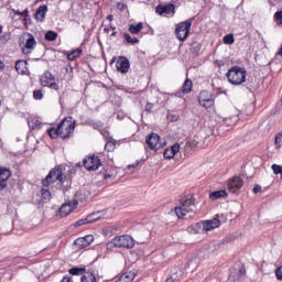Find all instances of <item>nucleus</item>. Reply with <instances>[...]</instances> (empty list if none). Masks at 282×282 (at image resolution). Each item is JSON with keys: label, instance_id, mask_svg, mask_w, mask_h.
Instances as JSON below:
<instances>
[{"label": "nucleus", "instance_id": "38", "mask_svg": "<svg viewBox=\"0 0 282 282\" xmlns=\"http://www.w3.org/2000/svg\"><path fill=\"white\" fill-rule=\"evenodd\" d=\"M124 39L127 41V43H131L132 45H135V43H140V40L135 39V37H131V35L129 34H124Z\"/></svg>", "mask_w": 282, "mask_h": 282}, {"label": "nucleus", "instance_id": "43", "mask_svg": "<svg viewBox=\"0 0 282 282\" xmlns=\"http://www.w3.org/2000/svg\"><path fill=\"white\" fill-rule=\"evenodd\" d=\"M145 111H147L148 113H151V111H153V104L148 102V104L145 105Z\"/></svg>", "mask_w": 282, "mask_h": 282}, {"label": "nucleus", "instance_id": "17", "mask_svg": "<svg viewBox=\"0 0 282 282\" xmlns=\"http://www.w3.org/2000/svg\"><path fill=\"white\" fill-rule=\"evenodd\" d=\"M177 153H180V143H175L170 149H166L163 153V158H165V160H173Z\"/></svg>", "mask_w": 282, "mask_h": 282}, {"label": "nucleus", "instance_id": "44", "mask_svg": "<svg viewBox=\"0 0 282 282\" xmlns=\"http://www.w3.org/2000/svg\"><path fill=\"white\" fill-rule=\"evenodd\" d=\"M140 164V161H137L130 165L127 166L128 171H131V169H137V166Z\"/></svg>", "mask_w": 282, "mask_h": 282}, {"label": "nucleus", "instance_id": "41", "mask_svg": "<svg viewBox=\"0 0 282 282\" xmlns=\"http://www.w3.org/2000/svg\"><path fill=\"white\" fill-rule=\"evenodd\" d=\"M86 224H89L87 218H84V219H79L78 221H76L74 224L75 228H78V226H85Z\"/></svg>", "mask_w": 282, "mask_h": 282}, {"label": "nucleus", "instance_id": "20", "mask_svg": "<svg viewBox=\"0 0 282 282\" xmlns=\"http://www.w3.org/2000/svg\"><path fill=\"white\" fill-rule=\"evenodd\" d=\"M46 14H47V6L39 7L36 12H35L36 21H43L45 19Z\"/></svg>", "mask_w": 282, "mask_h": 282}, {"label": "nucleus", "instance_id": "32", "mask_svg": "<svg viewBox=\"0 0 282 282\" xmlns=\"http://www.w3.org/2000/svg\"><path fill=\"white\" fill-rule=\"evenodd\" d=\"M44 39L46 41H56V39H58V33L54 32V31H47L45 33Z\"/></svg>", "mask_w": 282, "mask_h": 282}, {"label": "nucleus", "instance_id": "8", "mask_svg": "<svg viewBox=\"0 0 282 282\" xmlns=\"http://www.w3.org/2000/svg\"><path fill=\"white\" fill-rule=\"evenodd\" d=\"M83 164L87 171H98L102 166V162L96 155L85 158Z\"/></svg>", "mask_w": 282, "mask_h": 282}, {"label": "nucleus", "instance_id": "12", "mask_svg": "<svg viewBox=\"0 0 282 282\" xmlns=\"http://www.w3.org/2000/svg\"><path fill=\"white\" fill-rule=\"evenodd\" d=\"M77 206H78V200H73V202L63 204L59 208L61 217H67V215H69L72 210L76 209Z\"/></svg>", "mask_w": 282, "mask_h": 282}, {"label": "nucleus", "instance_id": "46", "mask_svg": "<svg viewBox=\"0 0 282 282\" xmlns=\"http://www.w3.org/2000/svg\"><path fill=\"white\" fill-rule=\"evenodd\" d=\"M9 39H10V35H2V36H0L1 43H8Z\"/></svg>", "mask_w": 282, "mask_h": 282}, {"label": "nucleus", "instance_id": "9", "mask_svg": "<svg viewBox=\"0 0 282 282\" xmlns=\"http://www.w3.org/2000/svg\"><path fill=\"white\" fill-rule=\"evenodd\" d=\"M41 85L42 87H50V89L58 90V84H56V78H54V75L50 72H45L41 78Z\"/></svg>", "mask_w": 282, "mask_h": 282}, {"label": "nucleus", "instance_id": "42", "mask_svg": "<svg viewBox=\"0 0 282 282\" xmlns=\"http://www.w3.org/2000/svg\"><path fill=\"white\" fill-rule=\"evenodd\" d=\"M278 281H282V265L275 270Z\"/></svg>", "mask_w": 282, "mask_h": 282}, {"label": "nucleus", "instance_id": "50", "mask_svg": "<svg viewBox=\"0 0 282 282\" xmlns=\"http://www.w3.org/2000/svg\"><path fill=\"white\" fill-rule=\"evenodd\" d=\"M111 30H116V28L115 26L107 28V29H105V32H107V34H109L111 32Z\"/></svg>", "mask_w": 282, "mask_h": 282}, {"label": "nucleus", "instance_id": "58", "mask_svg": "<svg viewBox=\"0 0 282 282\" xmlns=\"http://www.w3.org/2000/svg\"><path fill=\"white\" fill-rule=\"evenodd\" d=\"M111 36H116V32H112V33H111Z\"/></svg>", "mask_w": 282, "mask_h": 282}, {"label": "nucleus", "instance_id": "26", "mask_svg": "<svg viewBox=\"0 0 282 282\" xmlns=\"http://www.w3.org/2000/svg\"><path fill=\"white\" fill-rule=\"evenodd\" d=\"M193 91V82L186 79L183 84V94H191Z\"/></svg>", "mask_w": 282, "mask_h": 282}, {"label": "nucleus", "instance_id": "31", "mask_svg": "<svg viewBox=\"0 0 282 282\" xmlns=\"http://www.w3.org/2000/svg\"><path fill=\"white\" fill-rule=\"evenodd\" d=\"M82 282H96V275H94L91 272H86L82 279Z\"/></svg>", "mask_w": 282, "mask_h": 282}, {"label": "nucleus", "instance_id": "19", "mask_svg": "<svg viewBox=\"0 0 282 282\" xmlns=\"http://www.w3.org/2000/svg\"><path fill=\"white\" fill-rule=\"evenodd\" d=\"M164 147H166V142L164 143L147 142V144L144 145V149L145 151H149V149H151V151H160V149H164Z\"/></svg>", "mask_w": 282, "mask_h": 282}, {"label": "nucleus", "instance_id": "61", "mask_svg": "<svg viewBox=\"0 0 282 282\" xmlns=\"http://www.w3.org/2000/svg\"><path fill=\"white\" fill-rule=\"evenodd\" d=\"M0 107H1V100H0Z\"/></svg>", "mask_w": 282, "mask_h": 282}, {"label": "nucleus", "instance_id": "30", "mask_svg": "<svg viewBox=\"0 0 282 282\" xmlns=\"http://www.w3.org/2000/svg\"><path fill=\"white\" fill-rule=\"evenodd\" d=\"M47 134L50 135V138H52V140H56V138H61V132L58 131V127L48 129Z\"/></svg>", "mask_w": 282, "mask_h": 282}, {"label": "nucleus", "instance_id": "28", "mask_svg": "<svg viewBox=\"0 0 282 282\" xmlns=\"http://www.w3.org/2000/svg\"><path fill=\"white\" fill-rule=\"evenodd\" d=\"M142 28H144V24L142 22L135 24H131L129 26V31L131 32V34H138L140 32V30H142Z\"/></svg>", "mask_w": 282, "mask_h": 282}, {"label": "nucleus", "instance_id": "27", "mask_svg": "<svg viewBox=\"0 0 282 282\" xmlns=\"http://www.w3.org/2000/svg\"><path fill=\"white\" fill-rule=\"evenodd\" d=\"M41 195L44 203H47L52 199V192L46 188L41 189Z\"/></svg>", "mask_w": 282, "mask_h": 282}, {"label": "nucleus", "instance_id": "52", "mask_svg": "<svg viewBox=\"0 0 282 282\" xmlns=\"http://www.w3.org/2000/svg\"><path fill=\"white\" fill-rule=\"evenodd\" d=\"M109 177H111V174H105V175H104V178H105V180H109Z\"/></svg>", "mask_w": 282, "mask_h": 282}, {"label": "nucleus", "instance_id": "23", "mask_svg": "<svg viewBox=\"0 0 282 282\" xmlns=\"http://www.w3.org/2000/svg\"><path fill=\"white\" fill-rule=\"evenodd\" d=\"M99 219H102V212H96L86 216L88 224H94V221H98Z\"/></svg>", "mask_w": 282, "mask_h": 282}, {"label": "nucleus", "instance_id": "36", "mask_svg": "<svg viewBox=\"0 0 282 282\" xmlns=\"http://www.w3.org/2000/svg\"><path fill=\"white\" fill-rule=\"evenodd\" d=\"M223 42L225 45H232V43H235V36L232 34H227L224 36Z\"/></svg>", "mask_w": 282, "mask_h": 282}, {"label": "nucleus", "instance_id": "3", "mask_svg": "<svg viewBox=\"0 0 282 282\" xmlns=\"http://www.w3.org/2000/svg\"><path fill=\"white\" fill-rule=\"evenodd\" d=\"M57 127L59 138L62 140H67V138H72V135H74V131L76 129V120H74L72 117H66Z\"/></svg>", "mask_w": 282, "mask_h": 282}, {"label": "nucleus", "instance_id": "55", "mask_svg": "<svg viewBox=\"0 0 282 282\" xmlns=\"http://www.w3.org/2000/svg\"><path fill=\"white\" fill-rule=\"evenodd\" d=\"M1 32H3V28L0 25V34H1Z\"/></svg>", "mask_w": 282, "mask_h": 282}, {"label": "nucleus", "instance_id": "34", "mask_svg": "<svg viewBox=\"0 0 282 282\" xmlns=\"http://www.w3.org/2000/svg\"><path fill=\"white\" fill-rule=\"evenodd\" d=\"M185 153H191V151H195L197 149V143L195 142H186L184 145Z\"/></svg>", "mask_w": 282, "mask_h": 282}, {"label": "nucleus", "instance_id": "35", "mask_svg": "<svg viewBox=\"0 0 282 282\" xmlns=\"http://www.w3.org/2000/svg\"><path fill=\"white\" fill-rule=\"evenodd\" d=\"M145 142H160V137L158 133H150L145 137Z\"/></svg>", "mask_w": 282, "mask_h": 282}, {"label": "nucleus", "instance_id": "54", "mask_svg": "<svg viewBox=\"0 0 282 282\" xmlns=\"http://www.w3.org/2000/svg\"><path fill=\"white\" fill-rule=\"evenodd\" d=\"M4 65L2 64V62L0 61V69H3Z\"/></svg>", "mask_w": 282, "mask_h": 282}, {"label": "nucleus", "instance_id": "24", "mask_svg": "<svg viewBox=\"0 0 282 282\" xmlns=\"http://www.w3.org/2000/svg\"><path fill=\"white\" fill-rule=\"evenodd\" d=\"M221 197H228V193L225 189L216 191L209 195L210 199H221Z\"/></svg>", "mask_w": 282, "mask_h": 282}, {"label": "nucleus", "instance_id": "5", "mask_svg": "<svg viewBox=\"0 0 282 282\" xmlns=\"http://www.w3.org/2000/svg\"><path fill=\"white\" fill-rule=\"evenodd\" d=\"M193 21H195V18H191L189 20L180 22L176 25L175 34L178 41H186V39H188V34H191V25H193Z\"/></svg>", "mask_w": 282, "mask_h": 282}, {"label": "nucleus", "instance_id": "40", "mask_svg": "<svg viewBox=\"0 0 282 282\" xmlns=\"http://www.w3.org/2000/svg\"><path fill=\"white\" fill-rule=\"evenodd\" d=\"M33 97L35 100H41L43 98V91L42 90H34L33 91Z\"/></svg>", "mask_w": 282, "mask_h": 282}, {"label": "nucleus", "instance_id": "39", "mask_svg": "<svg viewBox=\"0 0 282 282\" xmlns=\"http://www.w3.org/2000/svg\"><path fill=\"white\" fill-rule=\"evenodd\" d=\"M275 23L278 25H282V11H278L274 14Z\"/></svg>", "mask_w": 282, "mask_h": 282}, {"label": "nucleus", "instance_id": "13", "mask_svg": "<svg viewBox=\"0 0 282 282\" xmlns=\"http://www.w3.org/2000/svg\"><path fill=\"white\" fill-rule=\"evenodd\" d=\"M116 67H117V72H120L121 74H127V72H129V68L131 67L129 58L120 57L117 61Z\"/></svg>", "mask_w": 282, "mask_h": 282}, {"label": "nucleus", "instance_id": "16", "mask_svg": "<svg viewBox=\"0 0 282 282\" xmlns=\"http://www.w3.org/2000/svg\"><path fill=\"white\" fill-rule=\"evenodd\" d=\"M35 45H36V40L34 39V35L29 34L25 45L22 48L23 54H31L32 50H34Z\"/></svg>", "mask_w": 282, "mask_h": 282}, {"label": "nucleus", "instance_id": "4", "mask_svg": "<svg viewBox=\"0 0 282 282\" xmlns=\"http://www.w3.org/2000/svg\"><path fill=\"white\" fill-rule=\"evenodd\" d=\"M246 68L234 66L227 72L226 76L231 85H241L246 83Z\"/></svg>", "mask_w": 282, "mask_h": 282}, {"label": "nucleus", "instance_id": "56", "mask_svg": "<svg viewBox=\"0 0 282 282\" xmlns=\"http://www.w3.org/2000/svg\"><path fill=\"white\" fill-rule=\"evenodd\" d=\"M176 96L182 97V93H177Z\"/></svg>", "mask_w": 282, "mask_h": 282}, {"label": "nucleus", "instance_id": "45", "mask_svg": "<svg viewBox=\"0 0 282 282\" xmlns=\"http://www.w3.org/2000/svg\"><path fill=\"white\" fill-rule=\"evenodd\" d=\"M175 281H177V274L171 275L170 278L166 279L165 282H175Z\"/></svg>", "mask_w": 282, "mask_h": 282}, {"label": "nucleus", "instance_id": "1", "mask_svg": "<svg viewBox=\"0 0 282 282\" xmlns=\"http://www.w3.org/2000/svg\"><path fill=\"white\" fill-rule=\"evenodd\" d=\"M135 246V240L129 235L117 236L112 238L107 245V250H113V248H127L131 250Z\"/></svg>", "mask_w": 282, "mask_h": 282}, {"label": "nucleus", "instance_id": "47", "mask_svg": "<svg viewBox=\"0 0 282 282\" xmlns=\"http://www.w3.org/2000/svg\"><path fill=\"white\" fill-rule=\"evenodd\" d=\"M275 142H282V132L275 134Z\"/></svg>", "mask_w": 282, "mask_h": 282}, {"label": "nucleus", "instance_id": "49", "mask_svg": "<svg viewBox=\"0 0 282 282\" xmlns=\"http://www.w3.org/2000/svg\"><path fill=\"white\" fill-rule=\"evenodd\" d=\"M238 274H239V276H243V274H246V269L241 268V269L238 271Z\"/></svg>", "mask_w": 282, "mask_h": 282}, {"label": "nucleus", "instance_id": "6", "mask_svg": "<svg viewBox=\"0 0 282 282\" xmlns=\"http://www.w3.org/2000/svg\"><path fill=\"white\" fill-rule=\"evenodd\" d=\"M181 206L175 208V213L180 219H184L188 213L195 210V203L191 198H182Z\"/></svg>", "mask_w": 282, "mask_h": 282}, {"label": "nucleus", "instance_id": "11", "mask_svg": "<svg viewBox=\"0 0 282 282\" xmlns=\"http://www.w3.org/2000/svg\"><path fill=\"white\" fill-rule=\"evenodd\" d=\"M198 102L202 107H205V109H209V107H213L215 102L213 100V94L207 90H203L198 97Z\"/></svg>", "mask_w": 282, "mask_h": 282}, {"label": "nucleus", "instance_id": "29", "mask_svg": "<svg viewBox=\"0 0 282 282\" xmlns=\"http://www.w3.org/2000/svg\"><path fill=\"white\" fill-rule=\"evenodd\" d=\"M28 124L30 129L39 130L41 128V121L39 119H29Z\"/></svg>", "mask_w": 282, "mask_h": 282}, {"label": "nucleus", "instance_id": "10", "mask_svg": "<svg viewBox=\"0 0 282 282\" xmlns=\"http://www.w3.org/2000/svg\"><path fill=\"white\" fill-rule=\"evenodd\" d=\"M242 187H243V181L239 176H234L229 178L227 182V188L229 193H237Z\"/></svg>", "mask_w": 282, "mask_h": 282}, {"label": "nucleus", "instance_id": "18", "mask_svg": "<svg viewBox=\"0 0 282 282\" xmlns=\"http://www.w3.org/2000/svg\"><path fill=\"white\" fill-rule=\"evenodd\" d=\"M156 13L162 14H175V6L174 4H167V6H159L156 7Z\"/></svg>", "mask_w": 282, "mask_h": 282}, {"label": "nucleus", "instance_id": "51", "mask_svg": "<svg viewBox=\"0 0 282 282\" xmlns=\"http://www.w3.org/2000/svg\"><path fill=\"white\" fill-rule=\"evenodd\" d=\"M107 20H108V21H113V15L109 14V15L107 17Z\"/></svg>", "mask_w": 282, "mask_h": 282}, {"label": "nucleus", "instance_id": "37", "mask_svg": "<svg viewBox=\"0 0 282 282\" xmlns=\"http://www.w3.org/2000/svg\"><path fill=\"white\" fill-rule=\"evenodd\" d=\"M105 151L111 153V151H116V142H106Z\"/></svg>", "mask_w": 282, "mask_h": 282}, {"label": "nucleus", "instance_id": "2", "mask_svg": "<svg viewBox=\"0 0 282 282\" xmlns=\"http://www.w3.org/2000/svg\"><path fill=\"white\" fill-rule=\"evenodd\" d=\"M221 226V221L219 218L215 217L210 220H204L202 223H197L193 227L189 228V232H193L194 235H199V230L203 232H210V230H215V228H219Z\"/></svg>", "mask_w": 282, "mask_h": 282}, {"label": "nucleus", "instance_id": "25", "mask_svg": "<svg viewBox=\"0 0 282 282\" xmlns=\"http://www.w3.org/2000/svg\"><path fill=\"white\" fill-rule=\"evenodd\" d=\"M69 274H73V276H80L82 274H85V268H78L74 267L68 270Z\"/></svg>", "mask_w": 282, "mask_h": 282}, {"label": "nucleus", "instance_id": "14", "mask_svg": "<svg viewBox=\"0 0 282 282\" xmlns=\"http://www.w3.org/2000/svg\"><path fill=\"white\" fill-rule=\"evenodd\" d=\"M12 173L8 169L0 167V191L8 187V180H10Z\"/></svg>", "mask_w": 282, "mask_h": 282}, {"label": "nucleus", "instance_id": "21", "mask_svg": "<svg viewBox=\"0 0 282 282\" xmlns=\"http://www.w3.org/2000/svg\"><path fill=\"white\" fill-rule=\"evenodd\" d=\"M135 279V272L130 271L121 274L117 282H132Z\"/></svg>", "mask_w": 282, "mask_h": 282}, {"label": "nucleus", "instance_id": "57", "mask_svg": "<svg viewBox=\"0 0 282 282\" xmlns=\"http://www.w3.org/2000/svg\"><path fill=\"white\" fill-rule=\"evenodd\" d=\"M232 281V276H229L228 282Z\"/></svg>", "mask_w": 282, "mask_h": 282}, {"label": "nucleus", "instance_id": "22", "mask_svg": "<svg viewBox=\"0 0 282 282\" xmlns=\"http://www.w3.org/2000/svg\"><path fill=\"white\" fill-rule=\"evenodd\" d=\"M15 70L18 72V74H25V72H28V62L25 61L15 62Z\"/></svg>", "mask_w": 282, "mask_h": 282}, {"label": "nucleus", "instance_id": "60", "mask_svg": "<svg viewBox=\"0 0 282 282\" xmlns=\"http://www.w3.org/2000/svg\"><path fill=\"white\" fill-rule=\"evenodd\" d=\"M108 142H111V139H109Z\"/></svg>", "mask_w": 282, "mask_h": 282}, {"label": "nucleus", "instance_id": "33", "mask_svg": "<svg viewBox=\"0 0 282 282\" xmlns=\"http://www.w3.org/2000/svg\"><path fill=\"white\" fill-rule=\"evenodd\" d=\"M83 54V50L76 48L70 54L67 55L68 61H75V58H78Z\"/></svg>", "mask_w": 282, "mask_h": 282}, {"label": "nucleus", "instance_id": "53", "mask_svg": "<svg viewBox=\"0 0 282 282\" xmlns=\"http://www.w3.org/2000/svg\"><path fill=\"white\" fill-rule=\"evenodd\" d=\"M274 147H275V149H279V147H281V143L275 142V143H274Z\"/></svg>", "mask_w": 282, "mask_h": 282}, {"label": "nucleus", "instance_id": "7", "mask_svg": "<svg viewBox=\"0 0 282 282\" xmlns=\"http://www.w3.org/2000/svg\"><path fill=\"white\" fill-rule=\"evenodd\" d=\"M54 182H61L62 184L65 182V176H63V169L57 167L53 169L45 180L42 181L43 186H50V184H54Z\"/></svg>", "mask_w": 282, "mask_h": 282}, {"label": "nucleus", "instance_id": "59", "mask_svg": "<svg viewBox=\"0 0 282 282\" xmlns=\"http://www.w3.org/2000/svg\"><path fill=\"white\" fill-rule=\"evenodd\" d=\"M76 166H77V167H80V163H76Z\"/></svg>", "mask_w": 282, "mask_h": 282}, {"label": "nucleus", "instance_id": "15", "mask_svg": "<svg viewBox=\"0 0 282 282\" xmlns=\"http://www.w3.org/2000/svg\"><path fill=\"white\" fill-rule=\"evenodd\" d=\"M74 243L77 248H87V246H91V243H94V237L91 235H87L85 237L77 238Z\"/></svg>", "mask_w": 282, "mask_h": 282}, {"label": "nucleus", "instance_id": "48", "mask_svg": "<svg viewBox=\"0 0 282 282\" xmlns=\"http://www.w3.org/2000/svg\"><path fill=\"white\" fill-rule=\"evenodd\" d=\"M253 193H261V185H256L254 187H253Z\"/></svg>", "mask_w": 282, "mask_h": 282}]
</instances>
